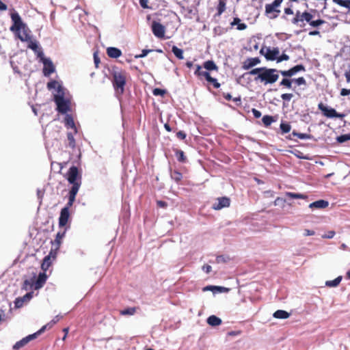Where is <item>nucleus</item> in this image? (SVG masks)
<instances>
[{
	"label": "nucleus",
	"mask_w": 350,
	"mask_h": 350,
	"mask_svg": "<svg viewBox=\"0 0 350 350\" xmlns=\"http://www.w3.org/2000/svg\"><path fill=\"white\" fill-rule=\"evenodd\" d=\"M171 178L173 179L175 182L178 183L183 178V175L180 172L178 171L174 170L171 172Z\"/></svg>",
	"instance_id": "f704fd0d"
},
{
	"label": "nucleus",
	"mask_w": 350,
	"mask_h": 350,
	"mask_svg": "<svg viewBox=\"0 0 350 350\" xmlns=\"http://www.w3.org/2000/svg\"><path fill=\"white\" fill-rule=\"evenodd\" d=\"M51 252H50V254L45 256L42 260V265H41V268L43 270V272L45 273V271H46L50 267V266L51 265Z\"/></svg>",
	"instance_id": "a878e982"
},
{
	"label": "nucleus",
	"mask_w": 350,
	"mask_h": 350,
	"mask_svg": "<svg viewBox=\"0 0 350 350\" xmlns=\"http://www.w3.org/2000/svg\"><path fill=\"white\" fill-rule=\"evenodd\" d=\"M221 320L215 315H211L207 319L208 324L211 326L219 325L221 324Z\"/></svg>",
	"instance_id": "cd10ccee"
},
{
	"label": "nucleus",
	"mask_w": 350,
	"mask_h": 350,
	"mask_svg": "<svg viewBox=\"0 0 350 350\" xmlns=\"http://www.w3.org/2000/svg\"><path fill=\"white\" fill-rule=\"evenodd\" d=\"M46 327L47 325L42 326L37 332L33 334H30L16 342V344L13 346V349L18 350L26 345L30 340L35 339L38 335L43 333L46 329Z\"/></svg>",
	"instance_id": "423d86ee"
},
{
	"label": "nucleus",
	"mask_w": 350,
	"mask_h": 350,
	"mask_svg": "<svg viewBox=\"0 0 350 350\" xmlns=\"http://www.w3.org/2000/svg\"><path fill=\"white\" fill-rule=\"evenodd\" d=\"M79 177V170L76 166H72L70 167L68 174H67V180L69 183L72 184V186L77 185L79 188L81 185V182L77 181V178Z\"/></svg>",
	"instance_id": "1a4fd4ad"
},
{
	"label": "nucleus",
	"mask_w": 350,
	"mask_h": 350,
	"mask_svg": "<svg viewBox=\"0 0 350 350\" xmlns=\"http://www.w3.org/2000/svg\"><path fill=\"white\" fill-rule=\"evenodd\" d=\"M15 34L22 42L28 41L31 37L30 35V30L27 26L22 28L19 31L16 32Z\"/></svg>",
	"instance_id": "a211bd4d"
},
{
	"label": "nucleus",
	"mask_w": 350,
	"mask_h": 350,
	"mask_svg": "<svg viewBox=\"0 0 350 350\" xmlns=\"http://www.w3.org/2000/svg\"><path fill=\"white\" fill-rule=\"evenodd\" d=\"M260 62V59L258 57H251L247 58L243 63V68L244 70H249L250 68H252L253 66L258 64Z\"/></svg>",
	"instance_id": "aec40b11"
},
{
	"label": "nucleus",
	"mask_w": 350,
	"mask_h": 350,
	"mask_svg": "<svg viewBox=\"0 0 350 350\" xmlns=\"http://www.w3.org/2000/svg\"><path fill=\"white\" fill-rule=\"evenodd\" d=\"M286 196H287L291 198H293V199H305V198H306V196L304 194L292 193V192H286Z\"/></svg>",
	"instance_id": "a19ab883"
},
{
	"label": "nucleus",
	"mask_w": 350,
	"mask_h": 350,
	"mask_svg": "<svg viewBox=\"0 0 350 350\" xmlns=\"http://www.w3.org/2000/svg\"><path fill=\"white\" fill-rule=\"evenodd\" d=\"M150 51H152V50H150V49H144L142 50V53L139 54V55H135V58H142V57H146L148 53H150Z\"/></svg>",
	"instance_id": "6e6d98bb"
},
{
	"label": "nucleus",
	"mask_w": 350,
	"mask_h": 350,
	"mask_svg": "<svg viewBox=\"0 0 350 350\" xmlns=\"http://www.w3.org/2000/svg\"><path fill=\"white\" fill-rule=\"evenodd\" d=\"M350 139V133L347 135H342L337 137V141L340 143H343Z\"/></svg>",
	"instance_id": "603ef678"
},
{
	"label": "nucleus",
	"mask_w": 350,
	"mask_h": 350,
	"mask_svg": "<svg viewBox=\"0 0 350 350\" xmlns=\"http://www.w3.org/2000/svg\"><path fill=\"white\" fill-rule=\"evenodd\" d=\"M293 79H290L288 78H284L280 83V86L284 87L288 89H291L292 88V82Z\"/></svg>",
	"instance_id": "c9c22d12"
},
{
	"label": "nucleus",
	"mask_w": 350,
	"mask_h": 350,
	"mask_svg": "<svg viewBox=\"0 0 350 350\" xmlns=\"http://www.w3.org/2000/svg\"><path fill=\"white\" fill-rule=\"evenodd\" d=\"M112 77L111 81L116 92L122 94L126 83L127 73L124 70H113Z\"/></svg>",
	"instance_id": "7ed1b4c3"
},
{
	"label": "nucleus",
	"mask_w": 350,
	"mask_h": 350,
	"mask_svg": "<svg viewBox=\"0 0 350 350\" xmlns=\"http://www.w3.org/2000/svg\"><path fill=\"white\" fill-rule=\"evenodd\" d=\"M229 258L228 257H226L225 256H218L217 258H216V261L217 262L219 263V262H226L227 261V260H228Z\"/></svg>",
	"instance_id": "bf43d9fd"
},
{
	"label": "nucleus",
	"mask_w": 350,
	"mask_h": 350,
	"mask_svg": "<svg viewBox=\"0 0 350 350\" xmlns=\"http://www.w3.org/2000/svg\"><path fill=\"white\" fill-rule=\"evenodd\" d=\"M136 312V308H128L120 311V314L122 315H133Z\"/></svg>",
	"instance_id": "79ce46f5"
},
{
	"label": "nucleus",
	"mask_w": 350,
	"mask_h": 350,
	"mask_svg": "<svg viewBox=\"0 0 350 350\" xmlns=\"http://www.w3.org/2000/svg\"><path fill=\"white\" fill-rule=\"evenodd\" d=\"M79 186L77 185H75V186H72L68 195V202L65 207H68V208H70L74 202L75 201L76 196L79 191Z\"/></svg>",
	"instance_id": "2eb2a0df"
},
{
	"label": "nucleus",
	"mask_w": 350,
	"mask_h": 350,
	"mask_svg": "<svg viewBox=\"0 0 350 350\" xmlns=\"http://www.w3.org/2000/svg\"><path fill=\"white\" fill-rule=\"evenodd\" d=\"M293 97V94L291 93H285L281 95V98L283 100L290 101Z\"/></svg>",
	"instance_id": "5fc2aeb1"
},
{
	"label": "nucleus",
	"mask_w": 350,
	"mask_h": 350,
	"mask_svg": "<svg viewBox=\"0 0 350 350\" xmlns=\"http://www.w3.org/2000/svg\"><path fill=\"white\" fill-rule=\"evenodd\" d=\"M262 121L265 126H269L275 120L273 116L266 115L262 117Z\"/></svg>",
	"instance_id": "e433bc0d"
},
{
	"label": "nucleus",
	"mask_w": 350,
	"mask_h": 350,
	"mask_svg": "<svg viewBox=\"0 0 350 350\" xmlns=\"http://www.w3.org/2000/svg\"><path fill=\"white\" fill-rule=\"evenodd\" d=\"M300 71H306L305 66L302 64L296 65L287 70H280V73L284 77H291Z\"/></svg>",
	"instance_id": "f8f14e48"
},
{
	"label": "nucleus",
	"mask_w": 350,
	"mask_h": 350,
	"mask_svg": "<svg viewBox=\"0 0 350 350\" xmlns=\"http://www.w3.org/2000/svg\"><path fill=\"white\" fill-rule=\"evenodd\" d=\"M65 125L67 128H71L75 134L77 133V129L75 126L72 117L70 115H66L64 120Z\"/></svg>",
	"instance_id": "b1692460"
},
{
	"label": "nucleus",
	"mask_w": 350,
	"mask_h": 350,
	"mask_svg": "<svg viewBox=\"0 0 350 350\" xmlns=\"http://www.w3.org/2000/svg\"><path fill=\"white\" fill-rule=\"evenodd\" d=\"M66 228L64 229L63 231H59L57 233L56 237L53 241H52L53 244H55L56 247L55 250H58L59 248V246L62 243V239L64 237L66 234Z\"/></svg>",
	"instance_id": "393cba45"
},
{
	"label": "nucleus",
	"mask_w": 350,
	"mask_h": 350,
	"mask_svg": "<svg viewBox=\"0 0 350 350\" xmlns=\"http://www.w3.org/2000/svg\"><path fill=\"white\" fill-rule=\"evenodd\" d=\"M260 53L264 54L265 58L267 60H270V61L276 60L277 61V59L278 58L279 53H280V50L278 47L273 48V49H270L268 47L266 49L265 53H264L263 49H262L260 50Z\"/></svg>",
	"instance_id": "9b49d317"
},
{
	"label": "nucleus",
	"mask_w": 350,
	"mask_h": 350,
	"mask_svg": "<svg viewBox=\"0 0 350 350\" xmlns=\"http://www.w3.org/2000/svg\"><path fill=\"white\" fill-rule=\"evenodd\" d=\"M152 93L154 96H163L165 94L166 91L165 90L160 89V88H154L152 91Z\"/></svg>",
	"instance_id": "09e8293b"
},
{
	"label": "nucleus",
	"mask_w": 350,
	"mask_h": 350,
	"mask_svg": "<svg viewBox=\"0 0 350 350\" xmlns=\"http://www.w3.org/2000/svg\"><path fill=\"white\" fill-rule=\"evenodd\" d=\"M279 72L280 70H278L277 69L263 67L262 73L259 75H257L254 78V81H260L265 85L267 84H273L278 80Z\"/></svg>",
	"instance_id": "f03ea898"
},
{
	"label": "nucleus",
	"mask_w": 350,
	"mask_h": 350,
	"mask_svg": "<svg viewBox=\"0 0 350 350\" xmlns=\"http://www.w3.org/2000/svg\"><path fill=\"white\" fill-rule=\"evenodd\" d=\"M283 0H274L271 3L265 5V14L269 19H275L280 14L279 8Z\"/></svg>",
	"instance_id": "39448f33"
},
{
	"label": "nucleus",
	"mask_w": 350,
	"mask_h": 350,
	"mask_svg": "<svg viewBox=\"0 0 350 350\" xmlns=\"http://www.w3.org/2000/svg\"><path fill=\"white\" fill-rule=\"evenodd\" d=\"M26 42L28 43V48L31 49L34 52H37L38 49H39V46L36 41L32 40L31 37L30 40Z\"/></svg>",
	"instance_id": "58836bf2"
},
{
	"label": "nucleus",
	"mask_w": 350,
	"mask_h": 350,
	"mask_svg": "<svg viewBox=\"0 0 350 350\" xmlns=\"http://www.w3.org/2000/svg\"><path fill=\"white\" fill-rule=\"evenodd\" d=\"M349 94H350V89L342 88L340 90V95L342 96H347Z\"/></svg>",
	"instance_id": "0e129e2a"
},
{
	"label": "nucleus",
	"mask_w": 350,
	"mask_h": 350,
	"mask_svg": "<svg viewBox=\"0 0 350 350\" xmlns=\"http://www.w3.org/2000/svg\"><path fill=\"white\" fill-rule=\"evenodd\" d=\"M232 26L237 25V29L238 30H244L247 28L246 24L241 23L239 18L236 17L230 24Z\"/></svg>",
	"instance_id": "c756f323"
},
{
	"label": "nucleus",
	"mask_w": 350,
	"mask_h": 350,
	"mask_svg": "<svg viewBox=\"0 0 350 350\" xmlns=\"http://www.w3.org/2000/svg\"><path fill=\"white\" fill-rule=\"evenodd\" d=\"M194 75L200 79L204 77L207 81L211 77L210 73L207 71L202 70V66L200 65H196V70L194 72Z\"/></svg>",
	"instance_id": "412c9836"
},
{
	"label": "nucleus",
	"mask_w": 350,
	"mask_h": 350,
	"mask_svg": "<svg viewBox=\"0 0 350 350\" xmlns=\"http://www.w3.org/2000/svg\"><path fill=\"white\" fill-rule=\"evenodd\" d=\"M348 68H349L348 70H347L345 72V76L346 77L347 82L349 83L350 82V64H349Z\"/></svg>",
	"instance_id": "e2e57ef3"
},
{
	"label": "nucleus",
	"mask_w": 350,
	"mask_h": 350,
	"mask_svg": "<svg viewBox=\"0 0 350 350\" xmlns=\"http://www.w3.org/2000/svg\"><path fill=\"white\" fill-rule=\"evenodd\" d=\"M42 63L44 64L43 73L44 76H49L55 72V66L50 59H44Z\"/></svg>",
	"instance_id": "6ab92c4d"
},
{
	"label": "nucleus",
	"mask_w": 350,
	"mask_h": 350,
	"mask_svg": "<svg viewBox=\"0 0 350 350\" xmlns=\"http://www.w3.org/2000/svg\"><path fill=\"white\" fill-rule=\"evenodd\" d=\"M70 217V211L68 207H64L60 212V215L59 217V227L65 226L69 219Z\"/></svg>",
	"instance_id": "4468645a"
},
{
	"label": "nucleus",
	"mask_w": 350,
	"mask_h": 350,
	"mask_svg": "<svg viewBox=\"0 0 350 350\" xmlns=\"http://www.w3.org/2000/svg\"><path fill=\"white\" fill-rule=\"evenodd\" d=\"M280 129H281L282 133H287L291 129V126L288 123L282 122L280 124Z\"/></svg>",
	"instance_id": "c03bdc74"
},
{
	"label": "nucleus",
	"mask_w": 350,
	"mask_h": 350,
	"mask_svg": "<svg viewBox=\"0 0 350 350\" xmlns=\"http://www.w3.org/2000/svg\"><path fill=\"white\" fill-rule=\"evenodd\" d=\"M176 137L178 139L183 140L186 138L187 134L184 131H180L176 133Z\"/></svg>",
	"instance_id": "680f3d73"
},
{
	"label": "nucleus",
	"mask_w": 350,
	"mask_h": 350,
	"mask_svg": "<svg viewBox=\"0 0 350 350\" xmlns=\"http://www.w3.org/2000/svg\"><path fill=\"white\" fill-rule=\"evenodd\" d=\"M62 318V316L57 315L55 316L53 320H51V322L47 323L46 325H47L46 329H51L55 324H56L60 319Z\"/></svg>",
	"instance_id": "49530a36"
},
{
	"label": "nucleus",
	"mask_w": 350,
	"mask_h": 350,
	"mask_svg": "<svg viewBox=\"0 0 350 350\" xmlns=\"http://www.w3.org/2000/svg\"><path fill=\"white\" fill-rule=\"evenodd\" d=\"M312 12L315 13L316 11H304L301 12L299 10H297L295 14V17L291 21L292 23L300 27H304L306 23H308L312 27L317 28L326 23L324 20L320 18L315 19V16L312 14Z\"/></svg>",
	"instance_id": "f257e3e1"
},
{
	"label": "nucleus",
	"mask_w": 350,
	"mask_h": 350,
	"mask_svg": "<svg viewBox=\"0 0 350 350\" xmlns=\"http://www.w3.org/2000/svg\"><path fill=\"white\" fill-rule=\"evenodd\" d=\"M34 280L35 276L31 278L30 279L25 280L23 282L22 288L25 291H27L31 288H34Z\"/></svg>",
	"instance_id": "bb28decb"
},
{
	"label": "nucleus",
	"mask_w": 350,
	"mask_h": 350,
	"mask_svg": "<svg viewBox=\"0 0 350 350\" xmlns=\"http://www.w3.org/2000/svg\"><path fill=\"white\" fill-rule=\"evenodd\" d=\"M290 59L289 56L285 53H283L282 55L279 56L278 55V58L277 59V62L279 63V62H281L282 61H287Z\"/></svg>",
	"instance_id": "4d7b16f0"
},
{
	"label": "nucleus",
	"mask_w": 350,
	"mask_h": 350,
	"mask_svg": "<svg viewBox=\"0 0 350 350\" xmlns=\"http://www.w3.org/2000/svg\"><path fill=\"white\" fill-rule=\"evenodd\" d=\"M172 51L178 59H183L184 58L183 51L176 46H172Z\"/></svg>",
	"instance_id": "72a5a7b5"
},
{
	"label": "nucleus",
	"mask_w": 350,
	"mask_h": 350,
	"mask_svg": "<svg viewBox=\"0 0 350 350\" xmlns=\"http://www.w3.org/2000/svg\"><path fill=\"white\" fill-rule=\"evenodd\" d=\"M273 316L275 319H285L289 317L290 314L285 310H278L273 313Z\"/></svg>",
	"instance_id": "c85d7f7f"
},
{
	"label": "nucleus",
	"mask_w": 350,
	"mask_h": 350,
	"mask_svg": "<svg viewBox=\"0 0 350 350\" xmlns=\"http://www.w3.org/2000/svg\"><path fill=\"white\" fill-rule=\"evenodd\" d=\"M203 67L207 70H217L218 67L215 64V62L212 60H208L204 62L203 64Z\"/></svg>",
	"instance_id": "7c9ffc66"
},
{
	"label": "nucleus",
	"mask_w": 350,
	"mask_h": 350,
	"mask_svg": "<svg viewBox=\"0 0 350 350\" xmlns=\"http://www.w3.org/2000/svg\"><path fill=\"white\" fill-rule=\"evenodd\" d=\"M148 0H139V4L142 8L144 9H150L151 8L148 6Z\"/></svg>",
	"instance_id": "052dcab7"
},
{
	"label": "nucleus",
	"mask_w": 350,
	"mask_h": 350,
	"mask_svg": "<svg viewBox=\"0 0 350 350\" xmlns=\"http://www.w3.org/2000/svg\"><path fill=\"white\" fill-rule=\"evenodd\" d=\"M338 5L348 8L350 10V0H333Z\"/></svg>",
	"instance_id": "ea45409f"
},
{
	"label": "nucleus",
	"mask_w": 350,
	"mask_h": 350,
	"mask_svg": "<svg viewBox=\"0 0 350 350\" xmlns=\"http://www.w3.org/2000/svg\"><path fill=\"white\" fill-rule=\"evenodd\" d=\"M334 235H335L334 231H329L327 234L323 236V238L332 239L334 237Z\"/></svg>",
	"instance_id": "338daca9"
},
{
	"label": "nucleus",
	"mask_w": 350,
	"mask_h": 350,
	"mask_svg": "<svg viewBox=\"0 0 350 350\" xmlns=\"http://www.w3.org/2000/svg\"><path fill=\"white\" fill-rule=\"evenodd\" d=\"M11 19L13 24L10 27V29L14 33L27 26L26 24L23 22L18 13L16 11L11 14Z\"/></svg>",
	"instance_id": "0eeeda50"
},
{
	"label": "nucleus",
	"mask_w": 350,
	"mask_h": 350,
	"mask_svg": "<svg viewBox=\"0 0 350 350\" xmlns=\"http://www.w3.org/2000/svg\"><path fill=\"white\" fill-rule=\"evenodd\" d=\"M217 202L214 203L212 208L214 210H221L224 208L229 207L230 205V200L228 197H221L217 199Z\"/></svg>",
	"instance_id": "ddd939ff"
},
{
	"label": "nucleus",
	"mask_w": 350,
	"mask_h": 350,
	"mask_svg": "<svg viewBox=\"0 0 350 350\" xmlns=\"http://www.w3.org/2000/svg\"><path fill=\"white\" fill-rule=\"evenodd\" d=\"M47 275L44 272L40 273L38 278L35 277L34 289L38 290L41 288L46 282Z\"/></svg>",
	"instance_id": "dca6fc26"
},
{
	"label": "nucleus",
	"mask_w": 350,
	"mask_h": 350,
	"mask_svg": "<svg viewBox=\"0 0 350 350\" xmlns=\"http://www.w3.org/2000/svg\"><path fill=\"white\" fill-rule=\"evenodd\" d=\"M33 292H29L24 296L16 299L14 301L15 307L17 308H21L25 302L29 301L33 297Z\"/></svg>",
	"instance_id": "f3484780"
},
{
	"label": "nucleus",
	"mask_w": 350,
	"mask_h": 350,
	"mask_svg": "<svg viewBox=\"0 0 350 350\" xmlns=\"http://www.w3.org/2000/svg\"><path fill=\"white\" fill-rule=\"evenodd\" d=\"M342 280V276H338L333 280H328L325 282V285L329 287L337 286Z\"/></svg>",
	"instance_id": "473e14b6"
},
{
	"label": "nucleus",
	"mask_w": 350,
	"mask_h": 350,
	"mask_svg": "<svg viewBox=\"0 0 350 350\" xmlns=\"http://www.w3.org/2000/svg\"><path fill=\"white\" fill-rule=\"evenodd\" d=\"M208 82L212 83L215 88L217 89L220 87V83L217 81L216 79L212 77L208 80Z\"/></svg>",
	"instance_id": "864d4df0"
},
{
	"label": "nucleus",
	"mask_w": 350,
	"mask_h": 350,
	"mask_svg": "<svg viewBox=\"0 0 350 350\" xmlns=\"http://www.w3.org/2000/svg\"><path fill=\"white\" fill-rule=\"evenodd\" d=\"M74 132L72 133V132H68L67 133V138H68V146L72 148H74L75 147V139L74 138Z\"/></svg>",
	"instance_id": "4c0bfd02"
},
{
	"label": "nucleus",
	"mask_w": 350,
	"mask_h": 350,
	"mask_svg": "<svg viewBox=\"0 0 350 350\" xmlns=\"http://www.w3.org/2000/svg\"><path fill=\"white\" fill-rule=\"evenodd\" d=\"M202 270L205 271L206 273H209L212 270V267L208 265H204L202 267Z\"/></svg>",
	"instance_id": "69168bd1"
},
{
	"label": "nucleus",
	"mask_w": 350,
	"mask_h": 350,
	"mask_svg": "<svg viewBox=\"0 0 350 350\" xmlns=\"http://www.w3.org/2000/svg\"><path fill=\"white\" fill-rule=\"evenodd\" d=\"M329 205V202L324 200H319L315 201L312 203H310L309 207L310 208H325L327 207Z\"/></svg>",
	"instance_id": "4be33fe9"
},
{
	"label": "nucleus",
	"mask_w": 350,
	"mask_h": 350,
	"mask_svg": "<svg viewBox=\"0 0 350 350\" xmlns=\"http://www.w3.org/2000/svg\"><path fill=\"white\" fill-rule=\"evenodd\" d=\"M318 108L321 111L323 114L327 118H342L345 117V114L338 113L333 108H328L325 106L323 103H320L318 105Z\"/></svg>",
	"instance_id": "6e6552de"
},
{
	"label": "nucleus",
	"mask_w": 350,
	"mask_h": 350,
	"mask_svg": "<svg viewBox=\"0 0 350 350\" xmlns=\"http://www.w3.org/2000/svg\"><path fill=\"white\" fill-rule=\"evenodd\" d=\"M35 53H36L37 57H39L42 62L44 59H46V58L44 57V53L40 48H39L37 52Z\"/></svg>",
	"instance_id": "13d9d810"
},
{
	"label": "nucleus",
	"mask_w": 350,
	"mask_h": 350,
	"mask_svg": "<svg viewBox=\"0 0 350 350\" xmlns=\"http://www.w3.org/2000/svg\"><path fill=\"white\" fill-rule=\"evenodd\" d=\"M226 9V3L223 0H219L217 6V14L218 15L221 14Z\"/></svg>",
	"instance_id": "a18cd8bd"
},
{
	"label": "nucleus",
	"mask_w": 350,
	"mask_h": 350,
	"mask_svg": "<svg viewBox=\"0 0 350 350\" xmlns=\"http://www.w3.org/2000/svg\"><path fill=\"white\" fill-rule=\"evenodd\" d=\"M107 54L111 58H118L122 55V51L116 47H109L107 49Z\"/></svg>",
	"instance_id": "5701e85b"
},
{
	"label": "nucleus",
	"mask_w": 350,
	"mask_h": 350,
	"mask_svg": "<svg viewBox=\"0 0 350 350\" xmlns=\"http://www.w3.org/2000/svg\"><path fill=\"white\" fill-rule=\"evenodd\" d=\"M174 152H175V155L177 158V160L179 162L185 163L187 161V157L185 155V152L183 150L176 149V150H174Z\"/></svg>",
	"instance_id": "2f4dec72"
},
{
	"label": "nucleus",
	"mask_w": 350,
	"mask_h": 350,
	"mask_svg": "<svg viewBox=\"0 0 350 350\" xmlns=\"http://www.w3.org/2000/svg\"><path fill=\"white\" fill-rule=\"evenodd\" d=\"M292 134L294 136H297L300 139H308L311 138V135L307 133H297L296 131H293Z\"/></svg>",
	"instance_id": "37998d69"
},
{
	"label": "nucleus",
	"mask_w": 350,
	"mask_h": 350,
	"mask_svg": "<svg viewBox=\"0 0 350 350\" xmlns=\"http://www.w3.org/2000/svg\"><path fill=\"white\" fill-rule=\"evenodd\" d=\"M293 81L297 85H306V79L303 77H300L297 79H293Z\"/></svg>",
	"instance_id": "8fccbe9b"
},
{
	"label": "nucleus",
	"mask_w": 350,
	"mask_h": 350,
	"mask_svg": "<svg viewBox=\"0 0 350 350\" xmlns=\"http://www.w3.org/2000/svg\"><path fill=\"white\" fill-rule=\"evenodd\" d=\"M252 113L256 118H259L261 116V112L256 109H252Z\"/></svg>",
	"instance_id": "774afa93"
},
{
	"label": "nucleus",
	"mask_w": 350,
	"mask_h": 350,
	"mask_svg": "<svg viewBox=\"0 0 350 350\" xmlns=\"http://www.w3.org/2000/svg\"><path fill=\"white\" fill-rule=\"evenodd\" d=\"M151 29L153 34L158 38H164L165 27L161 23L153 21L151 25Z\"/></svg>",
	"instance_id": "9d476101"
},
{
	"label": "nucleus",
	"mask_w": 350,
	"mask_h": 350,
	"mask_svg": "<svg viewBox=\"0 0 350 350\" xmlns=\"http://www.w3.org/2000/svg\"><path fill=\"white\" fill-rule=\"evenodd\" d=\"M263 67L256 68L250 70L248 74L251 75H259L262 73Z\"/></svg>",
	"instance_id": "3c124183"
},
{
	"label": "nucleus",
	"mask_w": 350,
	"mask_h": 350,
	"mask_svg": "<svg viewBox=\"0 0 350 350\" xmlns=\"http://www.w3.org/2000/svg\"><path fill=\"white\" fill-rule=\"evenodd\" d=\"M59 85H60L58 83V82L57 81L53 80V81H49L47 83V88L50 90L52 89L57 90V88Z\"/></svg>",
	"instance_id": "de8ad7c7"
},
{
	"label": "nucleus",
	"mask_w": 350,
	"mask_h": 350,
	"mask_svg": "<svg viewBox=\"0 0 350 350\" xmlns=\"http://www.w3.org/2000/svg\"><path fill=\"white\" fill-rule=\"evenodd\" d=\"M54 101L57 105L59 113H66L70 110V101L64 98V93L62 85L57 88V94L54 95Z\"/></svg>",
	"instance_id": "20e7f679"
}]
</instances>
